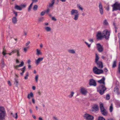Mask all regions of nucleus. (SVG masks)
Wrapping results in <instances>:
<instances>
[{"label": "nucleus", "instance_id": "obj_4", "mask_svg": "<svg viewBox=\"0 0 120 120\" xmlns=\"http://www.w3.org/2000/svg\"><path fill=\"white\" fill-rule=\"evenodd\" d=\"M110 34V31L107 29L104 30L102 32V35L103 38L106 40L108 39L109 38Z\"/></svg>", "mask_w": 120, "mask_h": 120}, {"label": "nucleus", "instance_id": "obj_22", "mask_svg": "<svg viewBox=\"0 0 120 120\" xmlns=\"http://www.w3.org/2000/svg\"><path fill=\"white\" fill-rule=\"evenodd\" d=\"M15 81L14 82V84L15 85V86L17 87H18V82L17 79L16 78L14 79Z\"/></svg>", "mask_w": 120, "mask_h": 120}, {"label": "nucleus", "instance_id": "obj_46", "mask_svg": "<svg viewBox=\"0 0 120 120\" xmlns=\"http://www.w3.org/2000/svg\"><path fill=\"white\" fill-rule=\"evenodd\" d=\"M45 12L42 11L41 13L40 14V15L41 16H43L45 15Z\"/></svg>", "mask_w": 120, "mask_h": 120}, {"label": "nucleus", "instance_id": "obj_15", "mask_svg": "<svg viewBox=\"0 0 120 120\" xmlns=\"http://www.w3.org/2000/svg\"><path fill=\"white\" fill-rule=\"evenodd\" d=\"M16 52H17V56H20V54L19 51V50L16 49H15L14 50L11 52V53H10L9 54V55H11L12 54Z\"/></svg>", "mask_w": 120, "mask_h": 120}, {"label": "nucleus", "instance_id": "obj_18", "mask_svg": "<svg viewBox=\"0 0 120 120\" xmlns=\"http://www.w3.org/2000/svg\"><path fill=\"white\" fill-rule=\"evenodd\" d=\"M24 64V62L22 61L21 62V64L18 65L16 66H15L14 68H15L17 69L18 67H20L23 66Z\"/></svg>", "mask_w": 120, "mask_h": 120}, {"label": "nucleus", "instance_id": "obj_55", "mask_svg": "<svg viewBox=\"0 0 120 120\" xmlns=\"http://www.w3.org/2000/svg\"><path fill=\"white\" fill-rule=\"evenodd\" d=\"M52 20L55 21L56 20V19L54 17H52Z\"/></svg>", "mask_w": 120, "mask_h": 120}, {"label": "nucleus", "instance_id": "obj_58", "mask_svg": "<svg viewBox=\"0 0 120 120\" xmlns=\"http://www.w3.org/2000/svg\"><path fill=\"white\" fill-rule=\"evenodd\" d=\"M30 43V41H28L26 44V46H27Z\"/></svg>", "mask_w": 120, "mask_h": 120}, {"label": "nucleus", "instance_id": "obj_25", "mask_svg": "<svg viewBox=\"0 0 120 120\" xmlns=\"http://www.w3.org/2000/svg\"><path fill=\"white\" fill-rule=\"evenodd\" d=\"M6 50L4 49V48H3V51L2 52V54L4 56H5L6 55V54H9V53H7L6 52Z\"/></svg>", "mask_w": 120, "mask_h": 120}, {"label": "nucleus", "instance_id": "obj_34", "mask_svg": "<svg viewBox=\"0 0 120 120\" xmlns=\"http://www.w3.org/2000/svg\"><path fill=\"white\" fill-rule=\"evenodd\" d=\"M37 55H40L41 54V52H40V50H39L38 49H37Z\"/></svg>", "mask_w": 120, "mask_h": 120}, {"label": "nucleus", "instance_id": "obj_43", "mask_svg": "<svg viewBox=\"0 0 120 120\" xmlns=\"http://www.w3.org/2000/svg\"><path fill=\"white\" fill-rule=\"evenodd\" d=\"M38 75H37L35 77V80L36 82H37L38 79Z\"/></svg>", "mask_w": 120, "mask_h": 120}, {"label": "nucleus", "instance_id": "obj_30", "mask_svg": "<svg viewBox=\"0 0 120 120\" xmlns=\"http://www.w3.org/2000/svg\"><path fill=\"white\" fill-rule=\"evenodd\" d=\"M29 76V72H27L26 73V74L25 76L24 77V79H28V77Z\"/></svg>", "mask_w": 120, "mask_h": 120}, {"label": "nucleus", "instance_id": "obj_64", "mask_svg": "<svg viewBox=\"0 0 120 120\" xmlns=\"http://www.w3.org/2000/svg\"><path fill=\"white\" fill-rule=\"evenodd\" d=\"M53 118V119L55 120H58L57 118L55 117H54Z\"/></svg>", "mask_w": 120, "mask_h": 120}, {"label": "nucleus", "instance_id": "obj_41", "mask_svg": "<svg viewBox=\"0 0 120 120\" xmlns=\"http://www.w3.org/2000/svg\"><path fill=\"white\" fill-rule=\"evenodd\" d=\"M26 6V5L25 4H21L20 5V6L21 7V8L22 9V8H25Z\"/></svg>", "mask_w": 120, "mask_h": 120}, {"label": "nucleus", "instance_id": "obj_52", "mask_svg": "<svg viewBox=\"0 0 120 120\" xmlns=\"http://www.w3.org/2000/svg\"><path fill=\"white\" fill-rule=\"evenodd\" d=\"M28 48V47H26L24 48L23 49L24 51L25 52H26L27 51V49Z\"/></svg>", "mask_w": 120, "mask_h": 120}, {"label": "nucleus", "instance_id": "obj_17", "mask_svg": "<svg viewBox=\"0 0 120 120\" xmlns=\"http://www.w3.org/2000/svg\"><path fill=\"white\" fill-rule=\"evenodd\" d=\"M92 108L93 109L92 111H94V110L93 109H94V110L97 111L98 110V106L97 105H95L92 107Z\"/></svg>", "mask_w": 120, "mask_h": 120}, {"label": "nucleus", "instance_id": "obj_59", "mask_svg": "<svg viewBox=\"0 0 120 120\" xmlns=\"http://www.w3.org/2000/svg\"><path fill=\"white\" fill-rule=\"evenodd\" d=\"M118 38L119 39V40H120V34L119 33L118 34Z\"/></svg>", "mask_w": 120, "mask_h": 120}, {"label": "nucleus", "instance_id": "obj_19", "mask_svg": "<svg viewBox=\"0 0 120 120\" xmlns=\"http://www.w3.org/2000/svg\"><path fill=\"white\" fill-rule=\"evenodd\" d=\"M15 9L19 11H21L22 10L21 7L20 6L17 5H15Z\"/></svg>", "mask_w": 120, "mask_h": 120}, {"label": "nucleus", "instance_id": "obj_36", "mask_svg": "<svg viewBox=\"0 0 120 120\" xmlns=\"http://www.w3.org/2000/svg\"><path fill=\"white\" fill-rule=\"evenodd\" d=\"M38 6L37 5H35L33 7V9L34 10L36 11L37 10Z\"/></svg>", "mask_w": 120, "mask_h": 120}, {"label": "nucleus", "instance_id": "obj_26", "mask_svg": "<svg viewBox=\"0 0 120 120\" xmlns=\"http://www.w3.org/2000/svg\"><path fill=\"white\" fill-rule=\"evenodd\" d=\"M116 60H115L113 61L112 67V68H114L116 67Z\"/></svg>", "mask_w": 120, "mask_h": 120}, {"label": "nucleus", "instance_id": "obj_32", "mask_svg": "<svg viewBox=\"0 0 120 120\" xmlns=\"http://www.w3.org/2000/svg\"><path fill=\"white\" fill-rule=\"evenodd\" d=\"M45 29L47 31H49L51 30V28L49 27H46L45 28Z\"/></svg>", "mask_w": 120, "mask_h": 120}, {"label": "nucleus", "instance_id": "obj_56", "mask_svg": "<svg viewBox=\"0 0 120 120\" xmlns=\"http://www.w3.org/2000/svg\"><path fill=\"white\" fill-rule=\"evenodd\" d=\"M8 83L10 86H11V83L10 81H8Z\"/></svg>", "mask_w": 120, "mask_h": 120}, {"label": "nucleus", "instance_id": "obj_6", "mask_svg": "<svg viewBox=\"0 0 120 120\" xmlns=\"http://www.w3.org/2000/svg\"><path fill=\"white\" fill-rule=\"evenodd\" d=\"M93 71L94 74L98 75L102 73L103 72V70L98 69L95 66L93 68Z\"/></svg>", "mask_w": 120, "mask_h": 120}, {"label": "nucleus", "instance_id": "obj_50", "mask_svg": "<svg viewBox=\"0 0 120 120\" xmlns=\"http://www.w3.org/2000/svg\"><path fill=\"white\" fill-rule=\"evenodd\" d=\"M14 13L15 14V17H16L18 15L17 14V12H15V11H13Z\"/></svg>", "mask_w": 120, "mask_h": 120}, {"label": "nucleus", "instance_id": "obj_63", "mask_svg": "<svg viewBox=\"0 0 120 120\" xmlns=\"http://www.w3.org/2000/svg\"><path fill=\"white\" fill-rule=\"evenodd\" d=\"M32 117L34 118V119H36V116H34L33 114L32 115Z\"/></svg>", "mask_w": 120, "mask_h": 120}, {"label": "nucleus", "instance_id": "obj_39", "mask_svg": "<svg viewBox=\"0 0 120 120\" xmlns=\"http://www.w3.org/2000/svg\"><path fill=\"white\" fill-rule=\"evenodd\" d=\"M113 107L112 105L110 106L109 108V111L111 112H112V111Z\"/></svg>", "mask_w": 120, "mask_h": 120}, {"label": "nucleus", "instance_id": "obj_9", "mask_svg": "<svg viewBox=\"0 0 120 120\" xmlns=\"http://www.w3.org/2000/svg\"><path fill=\"white\" fill-rule=\"evenodd\" d=\"M89 84L90 86H95L97 85L96 82L93 79H91L90 80Z\"/></svg>", "mask_w": 120, "mask_h": 120}, {"label": "nucleus", "instance_id": "obj_7", "mask_svg": "<svg viewBox=\"0 0 120 120\" xmlns=\"http://www.w3.org/2000/svg\"><path fill=\"white\" fill-rule=\"evenodd\" d=\"M101 111V114L104 116H106L107 114V112L104 108L103 104L102 103L100 105Z\"/></svg>", "mask_w": 120, "mask_h": 120}, {"label": "nucleus", "instance_id": "obj_38", "mask_svg": "<svg viewBox=\"0 0 120 120\" xmlns=\"http://www.w3.org/2000/svg\"><path fill=\"white\" fill-rule=\"evenodd\" d=\"M110 99V96L109 95L107 94L106 95V99L109 100Z\"/></svg>", "mask_w": 120, "mask_h": 120}, {"label": "nucleus", "instance_id": "obj_27", "mask_svg": "<svg viewBox=\"0 0 120 120\" xmlns=\"http://www.w3.org/2000/svg\"><path fill=\"white\" fill-rule=\"evenodd\" d=\"M68 51L69 52L72 54L75 53V51L73 49H69L68 50Z\"/></svg>", "mask_w": 120, "mask_h": 120}, {"label": "nucleus", "instance_id": "obj_5", "mask_svg": "<svg viewBox=\"0 0 120 120\" xmlns=\"http://www.w3.org/2000/svg\"><path fill=\"white\" fill-rule=\"evenodd\" d=\"M113 7L112 11L118 10L120 11V3L118 2H116L112 5Z\"/></svg>", "mask_w": 120, "mask_h": 120}, {"label": "nucleus", "instance_id": "obj_1", "mask_svg": "<svg viewBox=\"0 0 120 120\" xmlns=\"http://www.w3.org/2000/svg\"><path fill=\"white\" fill-rule=\"evenodd\" d=\"M6 115L4 108L3 106L0 107V120H4Z\"/></svg>", "mask_w": 120, "mask_h": 120}, {"label": "nucleus", "instance_id": "obj_49", "mask_svg": "<svg viewBox=\"0 0 120 120\" xmlns=\"http://www.w3.org/2000/svg\"><path fill=\"white\" fill-rule=\"evenodd\" d=\"M32 2L31 3L32 4H33L34 3H36L38 1V0H32Z\"/></svg>", "mask_w": 120, "mask_h": 120}, {"label": "nucleus", "instance_id": "obj_42", "mask_svg": "<svg viewBox=\"0 0 120 120\" xmlns=\"http://www.w3.org/2000/svg\"><path fill=\"white\" fill-rule=\"evenodd\" d=\"M84 43L86 44L87 45L88 48H90V47L91 46V44H89L87 42H86V41H85Z\"/></svg>", "mask_w": 120, "mask_h": 120}, {"label": "nucleus", "instance_id": "obj_48", "mask_svg": "<svg viewBox=\"0 0 120 120\" xmlns=\"http://www.w3.org/2000/svg\"><path fill=\"white\" fill-rule=\"evenodd\" d=\"M43 19V18H39L38 19V21L39 22L42 21Z\"/></svg>", "mask_w": 120, "mask_h": 120}, {"label": "nucleus", "instance_id": "obj_60", "mask_svg": "<svg viewBox=\"0 0 120 120\" xmlns=\"http://www.w3.org/2000/svg\"><path fill=\"white\" fill-rule=\"evenodd\" d=\"M32 101L33 103L34 104L35 103V101L34 99H32Z\"/></svg>", "mask_w": 120, "mask_h": 120}, {"label": "nucleus", "instance_id": "obj_23", "mask_svg": "<svg viewBox=\"0 0 120 120\" xmlns=\"http://www.w3.org/2000/svg\"><path fill=\"white\" fill-rule=\"evenodd\" d=\"M34 97V95L32 92H30V94H29L27 97V98L29 99H30V97Z\"/></svg>", "mask_w": 120, "mask_h": 120}, {"label": "nucleus", "instance_id": "obj_40", "mask_svg": "<svg viewBox=\"0 0 120 120\" xmlns=\"http://www.w3.org/2000/svg\"><path fill=\"white\" fill-rule=\"evenodd\" d=\"M118 71L119 73L120 74V62L119 63L118 65Z\"/></svg>", "mask_w": 120, "mask_h": 120}, {"label": "nucleus", "instance_id": "obj_28", "mask_svg": "<svg viewBox=\"0 0 120 120\" xmlns=\"http://www.w3.org/2000/svg\"><path fill=\"white\" fill-rule=\"evenodd\" d=\"M26 67L24 66V67L22 68L21 69H18V70H20L22 71V72L23 73H24L25 72L26 70Z\"/></svg>", "mask_w": 120, "mask_h": 120}, {"label": "nucleus", "instance_id": "obj_37", "mask_svg": "<svg viewBox=\"0 0 120 120\" xmlns=\"http://www.w3.org/2000/svg\"><path fill=\"white\" fill-rule=\"evenodd\" d=\"M77 7L79 9H80L82 11L83 10V8L81 7L79 5H77Z\"/></svg>", "mask_w": 120, "mask_h": 120}, {"label": "nucleus", "instance_id": "obj_53", "mask_svg": "<svg viewBox=\"0 0 120 120\" xmlns=\"http://www.w3.org/2000/svg\"><path fill=\"white\" fill-rule=\"evenodd\" d=\"M54 4H52V3H50L49 4V7H52L53 6Z\"/></svg>", "mask_w": 120, "mask_h": 120}, {"label": "nucleus", "instance_id": "obj_11", "mask_svg": "<svg viewBox=\"0 0 120 120\" xmlns=\"http://www.w3.org/2000/svg\"><path fill=\"white\" fill-rule=\"evenodd\" d=\"M96 63L97 64L98 68H100L102 69L103 68V65L101 61L99 60H95Z\"/></svg>", "mask_w": 120, "mask_h": 120}, {"label": "nucleus", "instance_id": "obj_61", "mask_svg": "<svg viewBox=\"0 0 120 120\" xmlns=\"http://www.w3.org/2000/svg\"><path fill=\"white\" fill-rule=\"evenodd\" d=\"M32 89L33 90H35L36 87L34 86H33L32 87Z\"/></svg>", "mask_w": 120, "mask_h": 120}, {"label": "nucleus", "instance_id": "obj_2", "mask_svg": "<svg viewBox=\"0 0 120 120\" xmlns=\"http://www.w3.org/2000/svg\"><path fill=\"white\" fill-rule=\"evenodd\" d=\"M106 88L105 87V85H100L97 87V91L99 92L101 95H103L106 90Z\"/></svg>", "mask_w": 120, "mask_h": 120}, {"label": "nucleus", "instance_id": "obj_14", "mask_svg": "<svg viewBox=\"0 0 120 120\" xmlns=\"http://www.w3.org/2000/svg\"><path fill=\"white\" fill-rule=\"evenodd\" d=\"M80 92L82 94L85 95L86 94L87 91L84 88L82 87L81 88Z\"/></svg>", "mask_w": 120, "mask_h": 120}, {"label": "nucleus", "instance_id": "obj_57", "mask_svg": "<svg viewBox=\"0 0 120 120\" xmlns=\"http://www.w3.org/2000/svg\"><path fill=\"white\" fill-rule=\"evenodd\" d=\"M43 59V57L39 58L37 60H42Z\"/></svg>", "mask_w": 120, "mask_h": 120}, {"label": "nucleus", "instance_id": "obj_45", "mask_svg": "<svg viewBox=\"0 0 120 120\" xmlns=\"http://www.w3.org/2000/svg\"><path fill=\"white\" fill-rule=\"evenodd\" d=\"M99 59V57L98 56V55L96 54V58L95 60H98Z\"/></svg>", "mask_w": 120, "mask_h": 120}, {"label": "nucleus", "instance_id": "obj_3", "mask_svg": "<svg viewBox=\"0 0 120 120\" xmlns=\"http://www.w3.org/2000/svg\"><path fill=\"white\" fill-rule=\"evenodd\" d=\"M78 13V10L74 9L72 10L71 11V15L72 16H74L73 19L75 20H77L78 19L79 16Z\"/></svg>", "mask_w": 120, "mask_h": 120}, {"label": "nucleus", "instance_id": "obj_33", "mask_svg": "<svg viewBox=\"0 0 120 120\" xmlns=\"http://www.w3.org/2000/svg\"><path fill=\"white\" fill-rule=\"evenodd\" d=\"M103 24L104 25H107L108 24V23L106 19L104 20L103 22Z\"/></svg>", "mask_w": 120, "mask_h": 120}, {"label": "nucleus", "instance_id": "obj_31", "mask_svg": "<svg viewBox=\"0 0 120 120\" xmlns=\"http://www.w3.org/2000/svg\"><path fill=\"white\" fill-rule=\"evenodd\" d=\"M74 92H72L71 93V94L70 95H69L68 97H69V98H71L74 95Z\"/></svg>", "mask_w": 120, "mask_h": 120}, {"label": "nucleus", "instance_id": "obj_51", "mask_svg": "<svg viewBox=\"0 0 120 120\" xmlns=\"http://www.w3.org/2000/svg\"><path fill=\"white\" fill-rule=\"evenodd\" d=\"M104 70L105 72H107L108 71V70L106 68H104Z\"/></svg>", "mask_w": 120, "mask_h": 120}, {"label": "nucleus", "instance_id": "obj_20", "mask_svg": "<svg viewBox=\"0 0 120 120\" xmlns=\"http://www.w3.org/2000/svg\"><path fill=\"white\" fill-rule=\"evenodd\" d=\"M119 89L117 86L115 87L114 89V92H116L118 94H120V93L119 92Z\"/></svg>", "mask_w": 120, "mask_h": 120}, {"label": "nucleus", "instance_id": "obj_24", "mask_svg": "<svg viewBox=\"0 0 120 120\" xmlns=\"http://www.w3.org/2000/svg\"><path fill=\"white\" fill-rule=\"evenodd\" d=\"M17 113H16L15 114H14L12 113H11V115L12 116L15 118L16 119H17L18 118L17 116Z\"/></svg>", "mask_w": 120, "mask_h": 120}, {"label": "nucleus", "instance_id": "obj_54", "mask_svg": "<svg viewBox=\"0 0 120 120\" xmlns=\"http://www.w3.org/2000/svg\"><path fill=\"white\" fill-rule=\"evenodd\" d=\"M2 65H1V67H2V68H3L4 67V63L3 60V62H2Z\"/></svg>", "mask_w": 120, "mask_h": 120}, {"label": "nucleus", "instance_id": "obj_12", "mask_svg": "<svg viewBox=\"0 0 120 120\" xmlns=\"http://www.w3.org/2000/svg\"><path fill=\"white\" fill-rule=\"evenodd\" d=\"M98 7L99 8V11L101 15H102L103 14L104 12L102 8V5L101 2H100Z\"/></svg>", "mask_w": 120, "mask_h": 120}, {"label": "nucleus", "instance_id": "obj_21", "mask_svg": "<svg viewBox=\"0 0 120 120\" xmlns=\"http://www.w3.org/2000/svg\"><path fill=\"white\" fill-rule=\"evenodd\" d=\"M12 22L14 24H15L17 22V19L16 17H14L12 19Z\"/></svg>", "mask_w": 120, "mask_h": 120}, {"label": "nucleus", "instance_id": "obj_62", "mask_svg": "<svg viewBox=\"0 0 120 120\" xmlns=\"http://www.w3.org/2000/svg\"><path fill=\"white\" fill-rule=\"evenodd\" d=\"M50 11V10L49 9H48L47 10V11H45V12H46V13H48L49 11Z\"/></svg>", "mask_w": 120, "mask_h": 120}, {"label": "nucleus", "instance_id": "obj_35", "mask_svg": "<svg viewBox=\"0 0 120 120\" xmlns=\"http://www.w3.org/2000/svg\"><path fill=\"white\" fill-rule=\"evenodd\" d=\"M98 120H105L103 117L99 116L98 117Z\"/></svg>", "mask_w": 120, "mask_h": 120}, {"label": "nucleus", "instance_id": "obj_10", "mask_svg": "<svg viewBox=\"0 0 120 120\" xmlns=\"http://www.w3.org/2000/svg\"><path fill=\"white\" fill-rule=\"evenodd\" d=\"M97 48L98 51L100 52H102L103 50L102 46L100 43L97 44H96Z\"/></svg>", "mask_w": 120, "mask_h": 120}, {"label": "nucleus", "instance_id": "obj_8", "mask_svg": "<svg viewBox=\"0 0 120 120\" xmlns=\"http://www.w3.org/2000/svg\"><path fill=\"white\" fill-rule=\"evenodd\" d=\"M84 119L87 120H93L94 117L92 116L87 113H86L83 116Z\"/></svg>", "mask_w": 120, "mask_h": 120}, {"label": "nucleus", "instance_id": "obj_29", "mask_svg": "<svg viewBox=\"0 0 120 120\" xmlns=\"http://www.w3.org/2000/svg\"><path fill=\"white\" fill-rule=\"evenodd\" d=\"M33 5V4L31 3V4H30V5L29 7H28V11H30L31 10V9L32 8Z\"/></svg>", "mask_w": 120, "mask_h": 120}, {"label": "nucleus", "instance_id": "obj_47", "mask_svg": "<svg viewBox=\"0 0 120 120\" xmlns=\"http://www.w3.org/2000/svg\"><path fill=\"white\" fill-rule=\"evenodd\" d=\"M89 41L91 43L94 42V40L93 39H89Z\"/></svg>", "mask_w": 120, "mask_h": 120}, {"label": "nucleus", "instance_id": "obj_13", "mask_svg": "<svg viewBox=\"0 0 120 120\" xmlns=\"http://www.w3.org/2000/svg\"><path fill=\"white\" fill-rule=\"evenodd\" d=\"M97 39L98 40H101L102 38H103L102 33L101 32H98L97 34Z\"/></svg>", "mask_w": 120, "mask_h": 120}, {"label": "nucleus", "instance_id": "obj_16", "mask_svg": "<svg viewBox=\"0 0 120 120\" xmlns=\"http://www.w3.org/2000/svg\"><path fill=\"white\" fill-rule=\"evenodd\" d=\"M105 78L104 77L102 78V79L98 81V82L99 83H102L103 85H105Z\"/></svg>", "mask_w": 120, "mask_h": 120}, {"label": "nucleus", "instance_id": "obj_44", "mask_svg": "<svg viewBox=\"0 0 120 120\" xmlns=\"http://www.w3.org/2000/svg\"><path fill=\"white\" fill-rule=\"evenodd\" d=\"M35 63L37 65H38L41 60H36Z\"/></svg>", "mask_w": 120, "mask_h": 120}]
</instances>
